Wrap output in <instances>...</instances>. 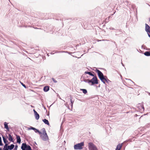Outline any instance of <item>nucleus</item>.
<instances>
[{"mask_svg":"<svg viewBox=\"0 0 150 150\" xmlns=\"http://www.w3.org/2000/svg\"><path fill=\"white\" fill-rule=\"evenodd\" d=\"M41 130V134H40L41 139L44 141L48 140V137L46 132L45 129L44 128H43Z\"/></svg>","mask_w":150,"mask_h":150,"instance_id":"1","label":"nucleus"},{"mask_svg":"<svg viewBox=\"0 0 150 150\" xmlns=\"http://www.w3.org/2000/svg\"><path fill=\"white\" fill-rule=\"evenodd\" d=\"M96 72L98 73V76L101 81L104 83H105V81H107V80L104 75L102 73L100 70L98 69L96 70Z\"/></svg>","mask_w":150,"mask_h":150,"instance_id":"2","label":"nucleus"},{"mask_svg":"<svg viewBox=\"0 0 150 150\" xmlns=\"http://www.w3.org/2000/svg\"><path fill=\"white\" fill-rule=\"evenodd\" d=\"M84 146V142H81L80 143H78L74 146V148L76 150H81L83 149Z\"/></svg>","mask_w":150,"mask_h":150,"instance_id":"3","label":"nucleus"},{"mask_svg":"<svg viewBox=\"0 0 150 150\" xmlns=\"http://www.w3.org/2000/svg\"><path fill=\"white\" fill-rule=\"evenodd\" d=\"M87 80L88 81V82L89 83H91L92 85L95 84H97L98 83V79L96 76H94L91 79H88Z\"/></svg>","mask_w":150,"mask_h":150,"instance_id":"4","label":"nucleus"},{"mask_svg":"<svg viewBox=\"0 0 150 150\" xmlns=\"http://www.w3.org/2000/svg\"><path fill=\"white\" fill-rule=\"evenodd\" d=\"M88 145L89 150H98L96 146L92 142L88 143Z\"/></svg>","mask_w":150,"mask_h":150,"instance_id":"5","label":"nucleus"},{"mask_svg":"<svg viewBox=\"0 0 150 150\" xmlns=\"http://www.w3.org/2000/svg\"><path fill=\"white\" fill-rule=\"evenodd\" d=\"M22 150H31L30 146H27L25 144L23 143L21 147Z\"/></svg>","mask_w":150,"mask_h":150,"instance_id":"6","label":"nucleus"},{"mask_svg":"<svg viewBox=\"0 0 150 150\" xmlns=\"http://www.w3.org/2000/svg\"><path fill=\"white\" fill-rule=\"evenodd\" d=\"M149 21L150 22V18H149ZM145 29L147 33H150V27L146 23L145 24Z\"/></svg>","mask_w":150,"mask_h":150,"instance_id":"7","label":"nucleus"},{"mask_svg":"<svg viewBox=\"0 0 150 150\" xmlns=\"http://www.w3.org/2000/svg\"><path fill=\"white\" fill-rule=\"evenodd\" d=\"M33 111L35 114V118L37 120H38L39 119L40 117L39 115L35 110H33Z\"/></svg>","mask_w":150,"mask_h":150,"instance_id":"8","label":"nucleus"},{"mask_svg":"<svg viewBox=\"0 0 150 150\" xmlns=\"http://www.w3.org/2000/svg\"><path fill=\"white\" fill-rule=\"evenodd\" d=\"M123 144H118L115 150H120Z\"/></svg>","mask_w":150,"mask_h":150,"instance_id":"9","label":"nucleus"},{"mask_svg":"<svg viewBox=\"0 0 150 150\" xmlns=\"http://www.w3.org/2000/svg\"><path fill=\"white\" fill-rule=\"evenodd\" d=\"M17 142V143H20L21 142V139L20 136L18 135H16Z\"/></svg>","mask_w":150,"mask_h":150,"instance_id":"10","label":"nucleus"},{"mask_svg":"<svg viewBox=\"0 0 150 150\" xmlns=\"http://www.w3.org/2000/svg\"><path fill=\"white\" fill-rule=\"evenodd\" d=\"M49 87L46 86H45L43 88V90L45 92H47L49 91Z\"/></svg>","mask_w":150,"mask_h":150,"instance_id":"11","label":"nucleus"},{"mask_svg":"<svg viewBox=\"0 0 150 150\" xmlns=\"http://www.w3.org/2000/svg\"><path fill=\"white\" fill-rule=\"evenodd\" d=\"M4 128L7 129L8 131L9 130V129L8 126V123L5 122L4 123Z\"/></svg>","mask_w":150,"mask_h":150,"instance_id":"12","label":"nucleus"},{"mask_svg":"<svg viewBox=\"0 0 150 150\" xmlns=\"http://www.w3.org/2000/svg\"><path fill=\"white\" fill-rule=\"evenodd\" d=\"M45 123V124H47L49 125H50L49 122L46 119H44L42 120Z\"/></svg>","mask_w":150,"mask_h":150,"instance_id":"13","label":"nucleus"},{"mask_svg":"<svg viewBox=\"0 0 150 150\" xmlns=\"http://www.w3.org/2000/svg\"><path fill=\"white\" fill-rule=\"evenodd\" d=\"M8 140L11 142H13V139L12 138L10 134H9L8 135Z\"/></svg>","mask_w":150,"mask_h":150,"instance_id":"14","label":"nucleus"},{"mask_svg":"<svg viewBox=\"0 0 150 150\" xmlns=\"http://www.w3.org/2000/svg\"><path fill=\"white\" fill-rule=\"evenodd\" d=\"M8 146L9 149L10 150H11L14 148V145L13 144H11L10 146Z\"/></svg>","mask_w":150,"mask_h":150,"instance_id":"15","label":"nucleus"},{"mask_svg":"<svg viewBox=\"0 0 150 150\" xmlns=\"http://www.w3.org/2000/svg\"><path fill=\"white\" fill-rule=\"evenodd\" d=\"M144 54L146 56H150V51H146L144 53Z\"/></svg>","mask_w":150,"mask_h":150,"instance_id":"16","label":"nucleus"},{"mask_svg":"<svg viewBox=\"0 0 150 150\" xmlns=\"http://www.w3.org/2000/svg\"><path fill=\"white\" fill-rule=\"evenodd\" d=\"M80 90L82 91L85 94H86L87 93V91L86 89H81Z\"/></svg>","mask_w":150,"mask_h":150,"instance_id":"17","label":"nucleus"},{"mask_svg":"<svg viewBox=\"0 0 150 150\" xmlns=\"http://www.w3.org/2000/svg\"><path fill=\"white\" fill-rule=\"evenodd\" d=\"M85 73L86 74H88L92 76H94V75H93L91 72H89V71H86L85 72Z\"/></svg>","mask_w":150,"mask_h":150,"instance_id":"18","label":"nucleus"},{"mask_svg":"<svg viewBox=\"0 0 150 150\" xmlns=\"http://www.w3.org/2000/svg\"><path fill=\"white\" fill-rule=\"evenodd\" d=\"M8 144H6L4 146L3 149L4 150H8L9 149L8 148V146L7 147V146Z\"/></svg>","mask_w":150,"mask_h":150,"instance_id":"19","label":"nucleus"},{"mask_svg":"<svg viewBox=\"0 0 150 150\" xmlns=\"http://www.w3.org/2000/svg\"><path fill=\"white\" fill-rule=\"evenodd\" d=\"M3 141L6 144H8L7 142H8V141H7L6 139L4 137H3Z\"/></svg>","mask_w":150,"mask_h":150,"instance_id":"20","label":"nucleus"},{"mask_svg":"<svg viewBox=\"0 0 150 150\" xmlns=\"http://www.w3.org/2000/svg\"><path fill=\"white\" fill-rule=\"evenodd\" d=\"M35 132L37 133V132H38L39 134H41V132H40L39 130H38V129H35Z\"/></svg>","mask_w":150,"mask_h":150,"instance_id":"21","label":"nucleus"},{"mask_svg":"<svg viewBox=\"0 0 150 150\" xmlns=\"http://www.w3.org/2000/svg\"><path fill=\"white\" fill-rule=\"evenodd\" d=\"M29 129H32L33 130H35V128L32 127H30L29 128Z\"/></svg>","mask_w":150,"mask_h":150,"instance_id":"22","label":"nucleus"},{"mask_svg":"<svg viewBox=\"0 0 150 150\" xmlns=\"http://www.w3.org/2000/svg\"><path fill=\"white\" fill-rule=\"evenodd\" d=\"M2 144L1 143V138L0 137V145H2Z\"/></svg>","mask_w":150,"mask_h":150,"instance_id":"23","label":"nucleus"},{"mask_svg":"<svg viewBox=\"0 0 150 150\" xmlns=\"http://www.w3.org/2000/svg\"><path fill=\"white\" fill-rule=\"evenodd\" d=\"M52 79L54 82L56 83L57 82V81L56 80H55L54 78H52Z\"/></svg>","mask_w":150,"mask_h":150,"instance_id":"24","label":"nucleus"},{"mask_svg":"<svg viewBox=\"0 0 150 150\" xmlns=\"http://www.w3.org/2000/svg\"><path fill=\"white\" fill-rule=\"evenodd\" d=\"M21 84L23 86H24L25 88H26V86L23 83H21Z\"/></svg>","mask_w":150,"mask_h":150,"instance_id":"25","label":"nucleus"},{"mask_svg":"<svg viewBox=\"0 0 150 150\" xmlns=\"http://www.w3.org/2000/svg\"><path fill=\"white\" fill-rule=\"evenodd\" d=\"M17 147H18V146H17V145H16V146H15V149H17Z\"/></svg>","mask_w":150,"mask_h":150,"instance_id":"26","label":"nucleus"},{"mask_svg":"<svg viewBox=\"0 0 150 150\" xmlns=\"http://www.w3.org/2000/svg\"><path fill=\"white\" fill-rule=\"evenodd\" d=\"M71 103L72 106V105H73V103H72V100H71Z\"/></svg>","mask_w":150,"mask_h":150,"instance_id":"27","label":"nucleus"},{"mask_svg":"<svg viewBox=\"0 0 150 150\" xmlns=\"http://www.w3.org/2000/svg\"><path fill=\"white\" fill-rule=\"evenodd\" d=\"M148 35H149V36L150 37V34H148Z\"/></svg>","mask_w":150,"mask_h":150,"instance_id":"28","label":"nucleus"},{"mask_svg":"<svg viewBox=\"0 0 150 150\" xmlns=\"http://www.w3.org/2000/svg\"><path fill=\"white\" fill-rule=\"evenodd\" d=\"M0 149H1L0 148Z\"/></svg>","mask_w":150,"mask_h":150,"instance_id":"29","label":"nucleus"}]
</instances>
